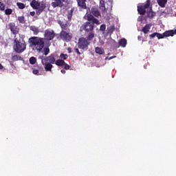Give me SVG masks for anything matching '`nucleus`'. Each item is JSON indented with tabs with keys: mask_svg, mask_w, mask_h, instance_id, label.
I'll list each match as a JSON object with an SVG mask.
<instances>
[{
	"mask_svg": "<svg viewBox=\"0 0 176 176\" xmlns=\"http://www.w3.org/2000/svg\"><path fill=\"white\" fill-rule=\"evenodd\" d=\"M41 64L44 65V69L46 72H52V69H53L52 63L46 62V60H43V59H41Z\"/></svg>",
	"mask_w": 176,
	"mask_h": 176,
	"instance_id": "nucleus-11",
	"label": "nucleus"
},
{
	"mask_svg": "<svg viewBox=\"0 0 176 176\" xmlns=\"http://www.w3.org/2000/svg\"><path fill=\"white\" fill-rule=\"evenodd\" d=\"M30 6H32L33 9H38V8L41 6V3L36 1V0H33L30 3Z\"/></svg>",
	"mask_w": 176,
	"mask_h": 176,
	"instance_id": "nucleus-17",
	"label": "nucleus"
},
{
	"mask_svg": "<svg viewBox=\"0 0 176 176\" xmlns=\"http://www.w3.org/2000/svg\"><path fill=\"white\" fill-rule=\"evenodd\" d=\"M8 29L10 30L11 34L13 35H17L20 32V28L14 22L8 23Z\"/></svg>",
	"mask_w": 176,
	"mask_h": 176,
	"instance_id": "nucleus-10",
	"label": "nucleus"
},
{
	"mask_svg": "<svg viewBox=\"0 0 176 176\" xmlns=\"http://www.w3.org/2000/svg\"><path fill=\"white\" fill-rule=\"evenodd\" d=\"M157 39H163V38H164V34H160V33H158V32H157Z\"/></svg>",
	"mask_w": 176,
	"mask_h": 176,
	"instance_id": "nucleus-36",
	"label": "nucleus"
},
{
	"mask_svg": "<svg viewBox=\"0 0 176 176\" xmlns=\"http://www.w3.org/2000/svg\"><path fill=\"white\" fill-rule=\"evenodd\" d=\"M176 34V30H168L166 31L163 33L164 38L167 37V36H174Z\"/></svg>",
	"mask_w": 176,
	"mask_h": 176,
	"instance_id": "nucleus-16",
	"label": "nucleus"
},
{
	"mask_svg": "<svg viewBox=\"0 0 176 176\" xmlns=\"http://www.w3.org/2000/svg\"><path fill=\"white\" fill-rule=\"evenodd\" d=\"M89 14H91V16L96 17L97 19H100V17H101V13L100 12V10H98V8L96 7L91 8V13Z\"/></svg>",
	"mask_w": 176,
	"mask_h": 176,
	"instance_id": "nucleus-13",
	"label": "nucleus"
},
{
	"mask_svg": "<svg viewBox=\"0 0 176 176\" xmlns=\"http://www.w3.org/2000/svg\"><path fill=\"white\" fill-rule=\"evenodd\" d=\"M114 31H115V26L111 25L107 28V35H112V34H113Z\"/></svg>",
	"mask_w": 176,
	"mask_h": 176,
	"instance_id": "nucleus-23",
	"label": "nucleus"
},
{
	"mask_svg": "<svg viewBox=\"0 0 176 176\" xmlns=\"http://www.w3.org/2000/svg\"><path fill=\"white\" fill-rule=\"evenodd\" d=\"M60 58H63V60H67V58H68V54H60Z\"/></svg>",
	"mask_w": 176,
	"mask_h": 176,
	"instance_id": "nucleus-35",
	"label": "nucleus"
},
{
	"mask_svg": "<svg viewBox=\"0 0 176 176\" xmlns=\"http://www.w3.org/2000/svg\"><path fill=\"white\" fill-rule=\"evenodd\" d=\"M99 8L102 12H107V8H105V1L104 0L100 1Z\"/></svg>",
	"mask_w": 176,
	"mask_h": 176,
	"instance_id": "nucleus-19",
	"label": "nucleus"
},
{
	"mask_svg": "<svg viewBox=\"0 0 176 176\" xmlns=\"http://www.w3.org/2000/svg\"><path fill=\"white\" fill-rule=\"evenodd\" d=\"M36 13L38 16H39V14H41V13H42V12H43L42 10H41V8H36Z\"/></svg>",
	"mask_w": 176,
	"mask_h": 176,
	"instance_id": "nucleus-39",
	"label": "nucleus"
},
{
	"mask_svg": "<svg viewBox=\"0 0 176 176\" xmlns=\"http://www.w3.org/2000/svg\"><path fill=\"white\" fill-rule=\"evenodd\" d=\"M67 16L68 21H71L72 20V16H74V8H72L67 12Z\"/></svg>",
	"mask_w": 176,
	"mask_h": 176,
	"instance_id": "nucleus-22",
	"label": "nucleus"
},
{
	"mask_svg": "<svg viewBox=\"0 0 176 176\" xmlns=\"http://www.w3.org/2000/svg\"><path fill=\"white\" fill-rule=\"evenodd\" d=\"M175 16H176V13H175Z\"/></svg>",
	"mask_w": 176,
	"mask_h": 176,
	"instance_id": "nucleus-52",
	"label": "nucleus"
},
{
	"mask_svg": "<svg viewBox=\"0 0 176 176\" xmlns=\"http://www.w3.org/2000/svg\"><path fill=\"white\" fill-rule=\"evenodd\" d=\"M67 52H68L69 54L72 53V48L68 47V48H67Z\"/></svg>",
	"mask_w": 176,
	"mask_h": 176,
	"instance_id": "nucleus-44",
	"label": "nucleus"
},
{
	"mask_svg": "<svg viewBox=\"0 0 176 176\" xmlns=\"http://www.w3.org/2000/svg\"><path fill=\"white\" fill-rule=\"evenodd\" d=\"M51 5L52 8H64V2L65 0H52Z\"/></svg>",
	"mask_w": 176,
	"mask_h": 176,
	"instance_id": "nucleus-12",
	"label": "nucleus"
},
{
	"mask_svg": "<svg viewBox=\"0 0 176 176\" xmlns=\"http://www.w3.org/2000/svg\"><path fill=\"white\" fill-rule=\"evenodd\" d=\"M0 10H1V12H3V10H5V5L3 3L0 1Z\"/></svg>",
	"mask_w": 176,
	"mask_h": 176,
	"instance_id": "nucleus-37",
	"label": "nucleus"
},
{
	"mask_svg": "<svg viewBox=\"0 0 176 176\" xmlns=\"http://www.w3.org/2000/svg\"><path fill=\"white\" fill-rule=\"evenodd\" d=\"M1 69H3V66L2 65V64L0 63V70Z\"/></svg>",
	"mask_w": 176,
	"mask_h": 176,
	"instance_id": "nucleus-48",
	"label": "nucleus"
},
{
	"mask_svg": "<svg viewBox=\"0 0 176 176\" xmlns=\"http://www.w3.org/2000/svg\"><path fill=\"white\" fill-rule=\"evenodd\" d=\"M30 16H35V11L30 12Z\"/></svg>",
	"mask_w": 176,
	"mask_h": 176,
	"instance_id": "nucleus-45",
	"label": "nucleus"
},
{
	"mask_svg": "<svg viewBox=\"0 0 176 176\" xmlns=\"http://www.w3.org/2000/svg\"><path fill=\"white\" fill-rule=\"evenodd\" d=\"M57 23L59 24L61 31H71V29H69V27H71V23L68 21H63L61 20H58Z\"/></svg>",
	"mask_w": 176,
	"mask_h": 176,
	"instance_id": "nucleus-8",
	"label": "nucleus"
},
{
	"mask_svg": "<svg viewBox=\"0 0 176 176\" xmlns=\"http://www.w3.org/2000/svg\"><path fill=\"white\" fill-rule=\"evenodd\" d=\"M29 61H30V64H31L32 65H34V64L36 63V58L32 56L30 57Z\"/></svg>",
	"mask_w": 176,
	"mask_h": 176,
	"instance_id": "nucleus-31",
	"label": "nucleus"
},
{
	"mask_svg": "<svg viewBox=\"0 0 176 176\" xmlns=\"http://www.w3.org/2000/svg\"><path fill=\"white\" fill-rule=\"evenodd\" d=\"M30 30L33 32L34 35H38L39 34V29L35 25L30 26Z\"/></svg>",
	"mask_w": 176,
	"mask_h": 176,
	"instance_id": "nucleus-20",
	"label": "nucleus"
},
{
	"mask_svg": "<svg viewBox=\"0 0 176 176\" xmlns=\"http://www.w3.org/2000/svg\"><path fill=\"white\" fill-rule=\"evenodd\" d=\"M78 49H82L85 50H87L89 49V45H90V42H89L86 38L85 37H81L78 39Z\"/></svg>",
	"mask_w": 176,
	"mask_h": 176,
	"instance_id": "nucleus-7",
	"label": "nucleus"
},
{
	"mask_svg": "<svg viewBox=\"0 0 176 176\" xmlns=\"http://www.w3.org/2000/svg\"><path fill=\"white\" fill-rule=\"evenodd\" d=\"M100 30V31H105V30H107V26L104 24L101 25Z\"/></svg>",
	"mask_w": 176,
	"mask_h": 176,
	"instance_id": "nucleus-40",
	"label": "nucleus"
},
{
	"mask_svg": "<svg viewBox=\"0 0 176 176\" xmlns=\"http://www.w3.org/2000/svg\"><path fill=\"white\" fill-rule=\"evenodd\" d=\"M152 27V24L148 23L144 25L142 29V32H143L145 35L151 31V28Z\"/></svg>",
	"mask_w": 176,
	"mask_h": 176,
	"instance_id": "nucleus-15",
	"label": "nucleus"
},
{
	"mask_svg": "<svg viewBox=\"0 0 176 176\" xmlns=\"http://www.w3.org/2000/svg\"><path fill=\"white\" fill-rule=\"evenodd\" d=\"M38 8L40 10H43V12L45 10V9H46V4L45 3H40Z\"/></svg>",
	"mask_w": 176,
	"mask_h": 176,
	"instance_id": "nucleus-34",
	"label": "nucleus"
},
{
	"mask_svg": "<svg viewBox=\"0 0 176 176\" xmlns=\"http://www.w3.org/2000/svg\"><path fill=\"white\" fill-rule=\"evenodd\" d=\"M63 67H64V69H66V70H68L69 69V68H71V66H69V65L67 64L65 62V64L63 65Z\"/></svg>",
	"mask_w": 176,
	"mask_h": 176,
	"instance_id": "nucleus-38",
	"label": "nucleus"
},
{
	"mask_svg": "<svg viewBox=\"0 0 176 176\" xmlns=\"http://www.w3.org/2000/svg\"><path fill=\"white\" fill-rule=\"evenodd\" d=\"M157 3L160 8H166L167 0H157Z\"/></svg>",
	"mask_w": 176,
	"mask_h": 176,
	"instance_id": "nucleus-27",
	"label": "nucleus"
},
{
	"mask_svg": "<svg viewBox=\"0 0 176 176\" xmlns=\"http://www.w3.org/2000/svg\"><path fill=\"white\" fill-rule=\"evenodd\" d=\"M85 20H87V22L82 24L80 27V31H85V32H94V24L99 25L100 21L96 19L91 14H86L84 16Z\"/></svg>",
	"mask_w": 176,
	"mask_h": 176,
	"instance_id": "nucleus-2",
	"label": "nucleus"
},
{
	"mask_svg": "<svg viewBox=\"0 0 176 176\" xmlns=\"http://www.w3.org/2000/svg\"><path fill=\"white\" fill-rule=\"evenodd\" d=\"M111 43H113V46H116V45H118V43H116V41H115L114 40H111Z\"/></svg>",
	"mask_w": 176,
	"mask_h": 176,
	"instance_id": "nucleus-43",
	"label": "nucleus"
},
{
	"mask_svg": "<svg viewBox=\"0 0 176 176\" xmlns=\"http://www.w3.org/2000/svg\"><path fill=\"white\" fill-rule=\"evenodd\" d=\"M108 58V57H107L106 58H105V60H107Z\"/></svg>",
	"mask_w": 176,
	"mask_h": 176,
	"instance_id": "nucleus-51",
	"label": "nucleus"
},
{
	"mask_svg": "<svg viewBox=\"0 0 176 176\" xmlns=\"http://www.w3.org/2000/svg\"><path fill=\"white\" fill-rule=\"evenodd\" d=\"M18 21L20 24H24L25 23V17L23 15L18 16Z\"/></svg>",
	"mask_w": 176,
	"mask_h": 176,
	"instance_id": "nucleus-30",
	"label": "nucleus"
},
{
	"mask_svg": "<svg viewBox=\"0 0 176 176\" xmlns=\"http://www.w3.org/2000/svg\"><path fill=\"white\" fill-rule=\"evenodd\" d=\"M87 0H76L78 6L80 9H87V6L86 5Z\"/></svg>",
	"mask_w": 176,
	"mask_h": 176,
	"instance_id": "nucleus-14",
	"label": "nucleus"
},
{
	"mask_svg": "<svg viewBox=\"0 0 176 176\" xmlns=\"http://www.w3.org/2000/svg\"><path fill=\"white\" fill-rule=\"evenodd\" d=\"M30 47L36 50L37 53H42L43 56H47L50 53L49 47H45V38L38 36H32L29 38Z\"/></svg>",
	"mask_w": 176,
	"mask_h": 176,
	"instance_id": "nucleus-1",
	"label": "nucleus"
},
{
	"mask_svg": "<svg viewBox=\"0 0 176 176\" xmlns=\"http://www.w3.org/2000/svg\"><path fill=\"white\" fill-rule=\"evenodd\" d=\"M157 32H154L151 34L149 35L150 38H155V36H157Z\"/></svg>",
	"mask_w": 176,
	"mask_h": 176,
	"instance_id": "nucleus-42",
	"label": "nucleus"
},
{
	"mask_svg": "<svg viewBox=\"0 0 176 176\" xmlns=\"http://www.w3.org/2000/svg\"><path fill=\"white\" fill-rule=\"evenodd\" d=\"M56 36V33L53 30H45L44 32V41L50 42V41H53Z\"/></svg>",
	"mask_w": 176,
	"mask_h": 176,
	"instance_id": "nucleus-6",
	"label": "nucleus"
},
{
	"mask_svg": "<svg viewBox=\"0 0 176 176\" xmlns=\"http://www.w3.org/2000/svg\"><path fill=\"white\" fill-rule=\"evenodd\" d=\"M138 39H140V36H138Z\"/></svg>",
	"mask_w": 176,
	"mask_h": 176,
	"instance_id": "nucleus-50",
	"label": "nucleus"
},
{
	"mask_svg": "<svg viewBox=\"0 0 176 176\" xmlns=\"http://www.w3.org/2000/svg\"><path fill=\"white\" fill-rule=\"evenodd\" d=\"M11 60L14 63L16 61H23V58L20 55H12Z\"/></svg>",
	"mask_w": 176,
	"mask_h": 176,
	"instance_id": "nucleus-18",
	"label": "nucleus"
},
{
	"mask_svg": "<svg viewBox=\"0 0 176 176\" xmlns=\"http://www.w3.org/2000/svg\"><path fill=\"white\" fill-rule=\"evenodd\" d=\"M56 65L57 67H64V64H65V61L63 59H58L55 62Z\"/></svg>",
	"mask_w": 176,
	"mask_h": 176,
	"instance_id": "nucleus-24",
	"label": "nucleus"
},
{
	"mask_svg": "<svg viewBox=\"0 0 176 176\" xmlns=\"http://www.w3.org/2000/svg\"><path fill=\"white\" fill-rule=\"evenodd\" d=\"M74 50L75 53H76V54H78V56H80L81 53H80V52L79 51V49L75 47V48L74 49Z\"/></svg>",
	"mask_w": 176,
	"mask_h": 176,
	"instance_id": "nucleus-41",
	"label": "nucleus"
},
{
	"mask_svg": "<svg viewBox=\"0 0 176 176\" xmlns=\"http://www.w3.org/2000/svg\"><path fill=\"white\" fill-rule=\"evenodd\" d=\"M138 39H140V36H138Z\"/></svg>",
	"mask_w": 176,
	"mask_h": 176,
	"instance_id": "nucleus-49",
	"label": "nucleus"
},
{
	"mask_svg": "<svg viewBox=\"0 0 176 176\" xmlns=\"http://www.w3.org/2000/svg\"><path fill=\"white\" fill-rule=\"evenodd\" d=\"M120 46L122 47H126V45H127V40L125 38H121L118 42Z\"/></svg>",
	"mask_w": 176,
	"mask_h": 176,
	"instance_id": "nucleus-25",
	"label": "nucleus"
},
{
	"mask_svg": "<svg viewBox=\"0 0 176 176\" xmlns=\"http://www.w3.org/2000/svg\"><path fill=\"white\" fill-rule=\"evenodd\" d=\"M41 60H43L47 63H50V64H56V55L55 54H51L50 56L45 57V55H42L40 56Z\"/></svg>",
	"mask_w": 176,
	"mask_h": 176,
	"instance_id": "nucleus-9",
	"label": "nucleus"
},
{
	"mask_svg": "<svg viewBox=\"0 0 176 176\" xmlns=\"http://www.w3.org/2000/svg\"><path fill=\"white\" fill-rule=\"evenodd\" d=\"M12 13H13V10H12V9H10V8L6 9L5 14L7 16H10V14H12Z\"/></svg>",
	"mask_w": 176,
	"mask_h": 176,
	"instance_id": "nucleus-33",
	"label": "nucleus"
},
{
	"mask_svg": "<svg viewBox=\"0 0 176 176\" xmlns=\"http://www.w3.org/2000/svg\"><path fill=\"white\" fill-rule=\"evenodd\" d=\"M112 58H116V56H113L109 58V60H112Z\"/></svg>",
	"mask_w": 176,
	"mask_h": 176,
	"instance_id": "nucleus-46",
	"label": "nucleus"
},
{
	"mask_svg": "<svg viewBox=\"0 0 176 176\" xmlns=\"http://www.w3.org/2000/svg\"><path fill=\"white\" fill-rule=\"evenodd\" d=\"M95 52L96 53H97V54H104V49L97 47L95 49Z\"/></svg>",
	"mask_w": 176,
	"mask_h": 176,
	"instance_id": "nucleus-28",
	"label": "nucleus"
},
{
	"mask_svg": "<svg viewBox=\"0 0 176 176\" xmlns=\"http://www.w3.org/2000/svg\"><path fill=\"white\" fill-rule=\"evenodd\" d=\"M60 72L64 74H65L67 72H66L65 69H61V70H60Z\"/></svg>",
	"mask_w": 176,
	"mask_h": 176,
	"instance_id": "nucleus-47",
	"label": "nucleus"
},
{
	"mask_svg": "<svg viewBox=\"0 0 176 176\" xmlns=\"http://www.w3.org/2000/svg\"><path fill=\"white\" fill-rule=\"evenodd\" d=\"M156 16V13L152 11V8H150L148 11H147V17L148 19H153Z\"/></svg>",
	"mask_w": 176,
	"mask_h": 176,
	"instance_id": "nucleus-21",
	"label": "nucleus"
},
{
	"mask_svg": "<svg viewBox=\"0 0 176 176\" xmlns=\"http://www.w3.org/2000/svg\"><path fill=\"white\" fill-rule=\"evenodd\" d=\"M89 35L87 36L86 39L89 41H91L93 38H94V32H88Z\"/></svg>",
	"mask_w": 176,
	"mask_h": 176,
	"instance_id": "nucleus-29",
	"label": "nucleus"
},
{
	"mask_svg": "<svg viewBox=\"0 0 176 176\" xmlns=\"http://www.w3.org/2000/svg\"><path fill=\"white\" fill-rule=\"evenodd\" d=\"M73 36L71 31H60L59 33V39H61L64 42H71Z\"/></svg>",
	"mask_w": 176,
	"mask_h": 176,
	"instance_id": "nucleus-4",
	"label": "nucleus"
},
{
	"mask_svg": "<svg viewBox=\"0 0 176 176\" xmlns=\"http://www.w3.org/2000/svg\"><path fill=\"white\" fill-rule=\"evenodd\" d=\"M151 6V0H146V3L141 4L138 6V12L141 16H144L146 13V9Z\"/></svg>",
	"mask_w": 176,
	"mask_h": 176,
	"instance_id": "nucleus-5",
	"label": "nucleus"
},
{
	"mask_svg": "<svg viewBox=\"0 0 176 176\" xmlns=\"http://www.w3.org/2000/svg\"><path fill=\"white\" fill-rule=\"evenodd\" d=\"M27 49V43L21 39H19L16 36L14 38L13 50L15 53H23Z\"/></svg>",
	"mask_w": 176,
	"mask_h": 176,
	"instance_id": "nucleus-3",
	"label": "nucleus"
},
{
	"mask_svg": "<svg viewBox=\"0 0 176 176\" xmlns=\"http://www.w3.org/2000/svg\"><path fill=\"white\" fill-rule=\"evenodd\" d=\"M16 6H18L19 9H25V4L23 3L18 2L16 3Z\"/></svg>",
	"mask_w": 176,
	"mask_h": 176,
	"instance_id": "nucleus-32",
	"label": "nucleus"
},
{
	"mask_svg": "<svg viewBox=\"0 0 176 176\" xmlns=\"http://www.w3.org/2000/svg\"><path fill=\"white\" fill-rule=\"evenodd\" d=\"M39 71H43V67H42V66H38L37 69H34L32 70V73L34 75H41V74H39Z\"/></svg>",
	"mask_w": 176,
	"mask_h": 176,
	"instance_id": "nucleus-26",
	"label": "nucleus"
}]
</instances>
